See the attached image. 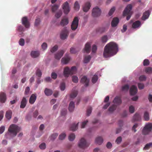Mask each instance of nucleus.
Wrapping results in <instances>:
<instances>
[{
	"label": "nucleus",
	"instance_id": "obj_1",
	"mask_svg": "<svg viewBox=\"0 0 152 152\" xmlns=\"http://www.w3.org/2000/svg\"><path fill=\"white\" fill-rule=\"evenodd\" d=\"M118 50L117 45L115 43L110 42L104 47L103 56L104 58H107L113 56Z\"/></svg>",
	"mask_w": 152,
	"mask_h": 152
},
{
	"label": "nucleus",
	"instance_id": "obj_2",
	"mask_svg": "<svg viewBox=\"0 0 152 152\" xmlns=\"http://www.w3.org/2000/svg\"><path fill=\"white\" fill-rule=\"evenodd\" d=\"M132 8L131 4L128 5L125 8L123 12V15L124 16H126V20H129L130 18L132 15V12L131 11Z\"/></svg>",
	"mask_w": 152,
	"mask_h": 152
},
{
	"label": "nucleus",
	"instance_id": "obj_3",
	"mask_svg": "<svg viewBox=\"0 0 152 152\" xmlns=\"http://www.w3.org/2000/svg\"><path fill=\"white\" fill-rule=\"evenodd\" d=\"M76 70V67H71L70 69L69 67H66L64 69V75L65 77H68L70 75L75 74Z\"/></svg>",
	"mask_w": 152,
	"mask_h": 152
},
{
	"label": "nucleus",
	"instance_id": "obj_4",
	"mask_svg": "<svg viewBox=\"0 0 152 152\" xmlns=\"http://www.w3.org/2000/svg\"><path fill=\"white\" fill-rule=\"evenodd\" d=\"M20 130V128L16 125L12 124L9 127L8 131L11 134H12L14 136L16 135L17 133Z\"/></svg>",
	"mask_w": 152,
	"mask_h": 152
},
{
	"label": "nucleus",
	"instance_id": "obj_5",
	"mask_svg": "<svg viewBox=\"0 0 152 152\" xmlns=\"http://www.w3.org/2000/svg\"><path fill=\"white\" fill-rule=\"evenodd\" d=\"M69 31L66 29V28H64L62 30L60 34V37L61 39L63 40L66 39L69 35Z\"/></svg>",
	"mask_w": 152,
	"mask_h": 152
},
{
	"label": "nucleus",
	"instance_id": "obj_6",
	"mask_svg": "<svg viewBox=\"0 0 152 152\" xmlns=\"http://www.w3.org/2000/svg\"><path fill=\"white\" fill-rule=\"evenodd\" d=\"M101 13L100 9L96 7L94 8L92 11V16L94 17L99 16Z\"/></svg>",
	"mask_w": 152,
	"mask_h": 152
},
{
	"label": "nucleus",
	"instance_id": "obj_7",
	"mask_svg": "<svg viewBox=\"0 0 152 152\" xmlns=\"http://www.w3.org/2000/svg\"><path fill=\"white\" fill-rule=\"evenodd\" d=\"M78 21L77 17H75L71 25V28L72 30L74 31L77 28L78 25Z\"/></svg>",
	"mask_w": 152,
	"mask_h": 152
},
{
	"label": "nucleus",
	"instance_id": "obj_8",
	"mask_svg": "<svg viewBox=\"0 0 152 152\" xmlns=\"http://www.w3.org/2000/svg\"><path fill=\"white\" fill-rule=\"evenodd\" d=\"M88 145V144L84 138H81L78 144L80 148H84L87 147Z\"/></svg>",
	"mask_w": 152,
	"mask_h": 152
},
{
	"label": "nucleus",
	"instance_id": "obj_9",
	"mask_svg": "<svg viewBox=\"0 0 152 152\" xmlns=\"http://www.w3.org/2000/svg\"><path fill=\"white\" fill-rule=\"evenodd\" d=\"M62 8L65 14H67L70 11V9L68 3L67 1L64 3L62 5Z\"/></svg>",
	"mask_w": 152,
	"mask_h": 152
},
{
	"label": "nucleus",
	"instance_id": "obj_10",
	"mask_svg": "<svg viewBox=\"0 0 152 152\" xmlns=\"http://www.w3.org/2000/svg\"><path fill=\"white\" fill-rule=\"evenodd\" d=\"M71 59V58L69 54H66L64 57L61 60V62L62 64H66L68 63Z\"/></svg>",
	"mask_w": 152,
	"mask_h": 152
},
{
	"label": "nucleus",
	"instance_id": "obj_11",
	"mask_svg": "<svg viewBox=\"0 0 152 152\" xmlns=\"http://www.w3.org/2000/svg\"><path fill=\"white\" fill-rule=\"evenodd\" d=\"M91 7L90 2L89 1L86 2L83 6V11L85 12H87L90 9Z\"/></svg>",
	"mask_w": 152,
	"mask_h": 152
},
{
	"label": "nucleus",
	"instance_id": "obj_12",
	"mask_svg": "<svg viewBox=\"0 0 152 152\" xmlns=\"http://www.w3.org/2000/svg\"><path fill=\"white\" fill-rule=\"evenodd\" d=\"M89 80L87 78V77L86 76H83L80 80V82L81 83L85 84V85L86 86H88Z\"/></svg>",
	"mask_w": 152,
	"mask_h": 152
},
{
	"label": "nucleus",
	"instance_id": "obj_13",
	"mask_svg": "<svg viewBox=\"0 0 152 152\" xmlns=\"http://www.w3.org/2000/svg\"><path fill=\"white\" fill-rule=\"evenodd\" d=\"M137 89L136 86L134 85L132 86L129 90V92L131 95H134L137 92Z\"/></svg>",
	"mask_w": 152,
	"mask_h": 152
},
{
	"label": "nucleus",
	"instance_id": "obj_14",
	"mask_svg": "<svg viewBox=\"0 0 152 152\" xmlns=\"http://www.w3.org/2000/svg\"><path fill=\"white\" fill-rule=\"evenodd\" d=\"M64 52V51L63 50H62L58 52L55 55V58L56 59L59 60L63 56Z\"/></svg>",
	"mask_w": 152,
	"mask_h": 152
},
{
	"label": "nucleus",
	"instance_id": "obj_15",
	"mask_svg": "<svg viewBox=\"0 0 152 152\" xmlns=\"http://www.w3.org/2000/svg\"><path fill=\"white\" fill-rule=\"evenodd\" d=\"M22 23L26 28H29L30 24L26 17H24L22 19Z\"/></svg>",
	"mask_w": 152,
	"mask_h": 152
},
{
	"label": "nucleus",
	"instance_id": "obj_16",
	"mask_svg": "<svg viewBox=\"0 0 152 152\" xmlns=\"http://www.w3.org/2000/svg\"><path fill=\"white\" fill-rule=\"evenodd\" d=\"M37 96L36 94H32L30 96L29 102L31 104H33L35 102L37 99Z\"/></svg>",
	"mask_w": 152,
	"mask_h": 152
},
{
	"label": "nucleus",
	"instance_id": "obj_17",
	"mask_svg": "<svg viewBox=\"0 0 152 152\" xmlns=\"http://www.w3.org/2000/svg\"><path fill=\"white\" fill-rule=\"evenodd\" d=\"M6 96L5 93L1 92L0 93V102L4 103L6 100Z\"/></svg>",
	"mask_w": 152,
	"mask_h": 152
},
{
	"label": "nucleus",
	"instance_id": "obj_18",
	"mask_svg": "<svg viewBox=\"0 0 152 152\" xmlns=\"http://www.w3.org/2000/svg\"><path fill=\"white\" fill-rule=\"evenodd\" d=\"M91 44L89 42H87L85 45L84 48V52L89 53L91 50Z\"/></svg>",
	"mask_w": 152,
	"mask_h": 152
},
{
	"label": "nucleus",
	"instance_id": "obj_19",
	"mask_svg": "<svg viewBox=\"0 0 152 152\" xmlns=\"http://www.w3.org/2000/svg\"><path fill=\"white\" fill-rule=\"evenodd\" d=\"M27 101L25 97H23L20 102V107L21 108H24L26 105Z\"/></svg>",
	"mask_w": 152,
	"mask_h": 152
},
{
	"label": "nucleus",
	"instance_id": "obj_20",
	"mask_svg": "<svg viewBox=\"0 0 152 152\" xmlns=\"http://www.w3.org/2000/svg\"><path fill=\"white\" fill-rule=\"evenodd\" d=\"M119 22V20L117 18H113L111 22V26L113 27H115L117 26Z\"/></svg>",
	"mask_w": 152,
	"mask_h": 152
},
{
	"label": "nucleus",
	"instance_id": "obj_21",
	"mask_svg": "<svg viewBox=\"0 0 152 152\" xmlns=\"http://www.w3.org/2000/svg\"><path fill=\"white\" fill-rule=\"evenodd\" d=\"M69 23V20L67 18H64L61 20L60 22L61 26H64L66 25Z\"/></svg>",
	"mask_w": 152,
	"mask_h": 152
},
{
	"label": "nucleus",
	"instance_id": "obj_22",
	"mask_svg": "<svg viewBox=\"0 0 152 152\" xmlns=\"http://www.w3.org/2000/svg\"><path fill=\"white\" fill-rule=\"evenodd\" d=\"M150 15L149 12L148 10L146 11L143 13L142 17V20H145L148 18Z\"/></svg>",
	"mask_w": 152,
	"mask_h": 152
},
{
	"label": "nucleus",
	"instance_id": "obj_23",
	"mask_svg": "<svg viewBox=\"0 0 152 152\" xmlns=\"http://www.w3.org/2000/svg\"><path fill=\"white\" fill-rule=\"evenodd\" d=\"M141 25V22L139 20H137L133 23L132 27L135 28H138Z\"/></svg>",
	"mask_w": 152,
	"mask_h": 152
},
{
	"label": "nucleus",
	"instance_id": "obj_24",
	"mask_svg": "<svg viewBox=\"0 0 152 152\" xmlns=\"http://www.w3.org/2000/svg\"><path fill=\"white\" fill-rule=\"evenodd\" d=\"M75 108V103L74 102L71 101L70 102L69 107V111L71 112H72Z\"/></svg>",
	"mask_w": 152,
	"mask_h": 152
},
{
	"label": "nucleus",
	"instance_id": "obj_25",
	"mask_svg": "<svg viewBox=\"0 0 152 152\" xmlns=\"http://www.w3.org/2000/svg\"><path fill=\"white\" fill-rule=\"evenodd\" d=\"M31 56L33 58H36L38 57L39 53L38 51H32L31 53Z\"/></svg>",
	"mask_w": 152,
	"mask_h": 152
},
{
	"label": "nucleus",
	"instance_id": "obj_26",
	"mask_svg": "<svg viewBox=\"0 0 152 152\" xmlns=\"http://www.w3.org/2000/svg\"><path fill=\"white\" fill-rule=\"evenodd\" d=\"M103 142V139L101 137H98L95 139V142L98 145H101Z\"/></svg>",
	"mask_w": 152,
	"mask_h": 152
},
{
	"label": "nucleus",
	"instance_id": "obj_27",
	"mask_svg": "<svg viewBox=\"0 0 152 152\" xmlns=\"http://www.w3.org/2000/svg\"><path fill=\"white\" fill-rule=\"evenodd\" d=\"M121 102L120 98L118 96L116 97L113 100V102L114 103L118 104H121Z\"/></svg>",
	"mask_w": 152,
	"mask_h": 152
},
{
	"label": "nucleus",
	"instance_id": "obj_28",
	"mask_svg": "<svg viewBox=\"0 0 152 152\" xmlns=\"http://www.w3.org/2000/svg\"><path fill=\"white\" fill-rule=\"evenodd\" d=\"M12 112L11 110H8L6 112L5 116L8 120L10 119L12 117Z\"/></svg>",
	"mask_w": 152,
	"mask_h": 152
},
{
	"label": "nucleus",
	"instance_id": "obj_29",
	"mask_svg": "<svg viewBox=\"0 0 152 152\" xmlns=\"http://www.w3.org/2000/svg\"><path fill=\"white\" fill-rule=\"evenodd\" d=\"M78 123H78L76 124H72L70 127V130L73 131L76 130L77 129Z\"/></svg>",
	"mask_w": 152,
	"mask_h": 152
},
{
	"label": "nucleus",
	"instance_id": "obj_30",
	"mask_svg": "<svg viewBox=\"0 0 152 152\" xmlns=\"http://www.w3.org/2000/svg\"><path fill=\"white\" fill-rule=\"evenodd\" d=\"M44 92L45 94L47 96L51 95L53 91L51 90L48 89L47 88L45 89Z\"/></svg>",
	"mask_w": 152,
	"mask_h": 152
},
{
	"label": "nucleus",
	"instance_id": "obj_31",
	"mask_svg": "<svg viewBox=\"0 0 152 152\" xmlns=\"http://www.w3.org/2000/svg\"><path fill=\"white\" fill-rule=\"evenodd\" d=\"M141 119V117L139 114L137 113L135 114L134 116L133 119L134 121H138Z\"/></svg>",
	"mask_w": 152,
	"mask_h": 152
},
{
	"label": "nucleus",
	"instance_id": "obj_32",
	"mask_svg": "<svg viewBox=\"0 0 152 152\" xmlns=\"http://www.w3.org/2000/svg\"><path fill=\"white\" fill-rule=\"evenodd\" d=\"M91 58V56L90 55L86 56L84 59V63H88Z\"/></svg>",
	"mask_w": 152,
	"mask_h": 152
},
{
	"label": "nucleus",
	"instance_id": "obj_33",
	"mask_svg": "<svg viewBox=\"0 0 152 152\" xmlns=\"http://www.w3.org/2000/svg\"><path fill=\"white\" fill-rule=\"evenodd\" d=\"M77 94V92L76 90L73 91L70 95V97L72 98H74L75 97Z\"/></svg>",
	"mask_w": 152,
	"mask_h": 152
},
{
	"label": "nucleus",
	"instance_id": "obj_34",
	"mask_svg": "<svg viewBox=\"0 0 152 152\" xmlns=\"http://www.w3.org/2000/svg\"><path fill=\"white\" fill-rule=\"evenodd\" d=\"M80 6L77 1H76L74 4V8L75 10L78 11L80 9Z\"/></svg>",
	"mask_w": 152,
	"mask_h": 152
},
{
	"label": "nucleus",
	"instance_id": "obj_35",
	"mask_svg": "<svg viewBox=\"0 0 152 152\" xmlns=\"http://www.w3.org/2000/svg\"><path fill=\"white\" fill-rule=\"evenodd\" d=\"M144 118L145 121H148L149 119V115L148 113L147 112H145L144 115Z\"/></svg>",
	"mask_w": 152,
	"mask_h": 152
},
{
	"label": "nucleus",
	"instance_id": "obj_36",
	"mask_svg": "<svg viewBox=\"0 0 152 152\" xmlns=\"http://www.w3.org/2000/svg\"><path fill=\"white\" fill-rule=\"evenodd\" d=\"M145 127L151 132L152 130V124L151 123H148L146 124Z\"/></svg>",
	"mask_w": 152,
	"mask_h": 152
},
{
	"label": "nucleus",
	"instance_id": "obj_37",
	"mask_svg": "<svg viewBox=\"0 0 152 152\" xmlns=\"http://www.w3.org/2000/svg\"><path fill=\"white\" fill-rule=\"evenodd\" d=\"M145 72L148 74L152 73V68L151 67H147L145 69Z\"/></svg>",
	"mask_w": 152,
	"mask_h": 152
},
{
	"label": "nucleus",
	"instance_id": "obj_38",
	"mask_svg": "<svg viewBox=\"0 0 152 152\" xmlns=\"http://www.w3.org/2000/svg\"><path fill=\"white\" fill-rule=\"evenodd\" d=\"M116 107L117 106L116 105L114 104L113 105L109 107L108 110L110 112H113L116 109Z\"/></svg>",
	"mask_w": 152,
	"mask_h": 152
},
{
	"label": "nucleus",
	"instance_id": "obj_39",
	"mask_svg": "<svg viewBox=\"0 0 152 152\" xmlns=\"http://www.w3.org/2000/svg\"><path fill=\"white\" fill-rule=\"evenodd\" d=\"M152 147V142H150L146 144L143 148L144 150H147Z\"/></svg>",
	"mask_w": 152,
	"mask_h": 152
},
{
	"label": "nucleus",
	"instance_id": "obj_40",
	"mask_svg": "<svg viewBox=\"0 0 152 152\" xmlns=\"http://www.w3.org/2000/svg\"><path fill=\"white\" fill-rule=\"evenodd\" d=\"M75 138V135L73 133H71L70 134L69 136V139L70 141H73Z\"/></svg>",
	"mask_w": 152,
	"mask_h": 152
},
{
	"label": "nucleus",
	"instance_id": "obj_41",
	"mask_svg": "<svg viewBox=\"0 0 152 152\" xmlns=\"http://www.w3.org/2000/svg\"><path fill=\"white\" fill-rule=\"evenodd\" d=\"M62 12L61 10H59L55 14V17L57 18H58L61 17Z\"/></svg>",
	"mask_w": 152,
	"mask_h": 152
},
{
	"label": "nucleus",
	"instance_id": "obj_42",
	"mask_svg": "<svg viewBox=\"0 0 152 152\" xmlns=\"http://www.w3.org/2000/svg\"><path fill=\"white\" fill-rule=\"evenodd\" d=\"M58 135V134L57 133H55L53 134L50 137V140H54L56 138Z\"/></svg>",
	"mask_w": 152,
	"mask_h": 152
},
{
	"label": "nucleus",
	"instance_id": "obj_43",
	"mask_svg": "<svg viewBox=\"0 0 152 152\" xmlns=\"http://www.w3.org/2000/svg\"><path fill=\"white\" fill-rule=\"evenodd\" d=\"M150 132V131L146 129L145 127L143 128L142 131V134L144 135L148 134Z\"/></svg>",
	"mask_w": 152,
	"mask_h": 152
},
{
	"label": "nucleus",
	"instance_id": "obj_44",
	"mask_svg": "<svg viewBox=\"0 0 152 152\" xmlns=\"http://www.w3.org/2000/svg\"><path fill=\"white\" fill-rule=\"evenodd\" d=\"M36 75L39 77H40L42 75L41 71L39 69H37L36 72Z\"/></svg>",
	"mask_w": 152,
	"mask_h": 152
},
{
	"label": "nucleus",
	"instance_id": "obj_45",
	"mask_svg": "<svg viewBox=\"0 0 152 152\" xmlns=\"http://www.w3.org/2000/svg\"><path fill=\"white\" fill-rule=\"evenodd\" d=\"M98 79V76L96 75H94L92 79V82L94 83L96 82Z\"/></svg>",
	"mask_w": 152,
	"mask_h": 152
},
{
	"label": "nucleus",
	"instance_id": "obj_46",
	"mask_svg": "<svg viewBox=\"0 0 152 152\" xmlns=\"http://www.w3.org/2000/svg\"><path fill=\"white\" fill-rule=\"evenodd\" d=\"M58 49V46L57 45H55L50 49V52L53 53L56 51Z\"/></svg>",
	"mask_w": 152,
	"mask_h": 152
},
{
	"label": "nucleus",
	"instance_id": "obj_47",
	"mask_svg": "<svg viewBox=\"0 0 152 152\" xmlns=\"http://www.w3.org/2000/svg\"><path fill=\"white\" fill-rule=\"evenodd\" d=\"M115 10V7H113L110 10L108 15L109 16H111L113 14Z\"/></svg>",
	"mask_w": 152,
	"mask_h": 152
},
{
	"label": "nucleus",
	"instance_id": "obj_48",
	"mask_svg": "<svg viewBox=\"0 0 152 152\" xmlns=\"http://www.w3.org/2000/svg\"><path fill=\"white\" fill-rule=\"evenodd\" d=\"M129 88V86L128 85H126L122 87V90L123 91H127Z\"/></svg>",
	"mask_w": 152,
	"mask_h": 152
},
{
	"label": "nucleus",
	"instance_id": "obj_49",
	"mask_svg": "<svg viewBox=\"0 0 152 152\" xmlns=\"http://www.w3.org/2000/svg\"><path fill=\"white\" fill-rule=\"evenodd\" d=\"M60 88L61 91H64L65 88V84L64 82L61 83L60 86Z\"/></svg>",
	"mask_w": 152,
	"mask_h": 152
},
{
	"label": "nucleus",
	"instance_id": "obj_50",
	"mask_svg": "<svg viewBox=\"0 0 152 152\" xmlns=\"http://www.w3.org/2000/svg\"><path fill=\"white\" fill-rule=\"evenodd\" d=\"M146 77L144 75L140 76L139 77V80L141 81H145L146 80Z\"/></svg>",
	"mask_w": 152,
	"mask_h": 152
},
{
	"label": "nucleus",
	"instance_id": "obj_51",
	"mask_svg": "<svg viewBox=\"0 0 152 152\" xmlns=\"http://www.w3.org/2000/svg\"><path fill=\"white\" fill-rule=\"evenodd\" d=\"M19 44L21 46H23L24 45L25 41L24 39L23 38H20L19 40Z\"/></svg>",
	"mask_w": 152,
	"mask_h": 152
},
{
	"label": "nucleus",
	"instance_id": "obj_52",
	"mask_svg": "<svg viewBox=\"0 0 152 152\" xmlns=\"http://www.w3.org/2000/svg\"><path fill=\"white\" fill-rule=\"evenodd\" d=\"M58 6L56 4L54 5L53 6L52 8V12H55L58 9Z\"/></svg>",
	"mask_w": 152,
	"mask_h": 152
},
{
	"label": "nucleus",
	"instance_id": "obj_53",
	"mask_svg": "<svg viewBox=\"0 0 152 152\" xmlns=\"http://www.w3.org/2000/svg\"><path fill=\"white\" fill-rule=\"evenodd\" d=\"M150 62L147 59H145L143 62V64L144 66H147L149 65Z\"/></svg>",
	"mask_w": 152,
	"mask_h": 152
},
{
	"label": "nucleus",
	"instance_id": "obj_54",
	"mask_svg": "<svg viewBox=\"0 0 152 152\" xmlns=\"http://www.w3.org/2000/svg\"><path fill=\"white\" fill-rule=\"evenodd\" d=\"M17 30L20 32H22L24 31V28L23 27L21 26H19L17 28Z\"/></svg>",
	"mask_w": 152,
	"mask_h": 152
},
{
	"label": "nucleus",
	"instance_id": "obj_55",
	"mask_svg": "<svg viewBox=\"0 0 152 152\" xmlns=\"http://www.w3.org/2000/svg\"><path fill=\"white\" fill-rule=\"evenodd\" d=\"M122 140V138L121 137H118L115 140V142L117 144H120Z\"/></svg>",
	"mask_w": 152,
	"mask_h": 152
},
{
	"label": "nucleus",
	"instance_id": "obj_56",
	"mask_svg": "<svg viewBox=\"0 0 152 152\" xmlns=\"http://www.w3.org/2000/svg\"><path fill=\"white\" fill-rule=\"evenodd\" d=\"M78 77L75 76H73L72 77V81L75 83H77L78 82Z\"/></svg>",
	"mask_w": 152,
	"mask_h": 152
},
{
	"label": "nucleus",
	"instance_id": "obj_57",
	"mask_svg": "<svg viewBox=\"0 0 152 152\" xmlns=\"http://www.w3.org/2000/svg\"><path fill=\"white\" fill-rule=\"evenodd\" d=\"M46 147V145L45 143H42L39 145V148L41 149H45Z\"/></svg>",
	"mask_w": 152,
	"mask_h": 152
},
{
	"label": "nucleus",
	"instance_id": "obj_58",
	"mask_svg": "<svg viewBox=\"0 0 152 152\" xmlns=\"http://www.w3.org/2000/svg\"><path fill=\"white\" fill-rule=\"evenodd\" d=\"M92 110V108L91 107H89L87 110V115L88 116H89L91 113Z\"/></svg>",
	"mask_w": 152,
	"mask_h": 152
},
{
	"label": "nucleus",
	"instance_id": "obj_59",
	"mask_svg": "<svg viewBox=\"0 0 152 152\" xmlns=\"http://www.w3.org/2000/svg\"><path fill=\"white\" fill-rule=\"evenodd\" d=\"M107 40V36L106 35L103 36L102 38V41L103 42H106Z\"/></svg>",
	"mask_w": 152,
	"mask_h": 152
},
{
	"label": "nucleus",
	"instance_id": "obj_60",
	"mask_svg": "<svg viewBox=\"0 0 152 152\" xmlns=\"http://www.w3.org/2000/svg\"><path fill=\"white\" fill-rule=\"evenodd\" d=\"M66 135L65 133H63L61 134L59 136V138L60 140H63L65 137Z\"/></svg>",
	"mask_w": 152,
	"mask_h": 152
},
{
	"label": "nucleus",
	"instance_id": "obj_61",
	"mask_svg": "<svg viewBox=\"0 0 152 152\" xmlns=\"http://www.w3.org/2000/svg\"><path fill=\"white\" fill-rule=\"evenodd\" d=\"M30 89L29 87H27L25 89L24 92V94L26 95H28L29 93Z\"/></svg>",
	"mask_w": 152,
	"mask_h": 152
},
{
	"label": "nucleus",
	"instance_id": "obj_62",
	"mask_svg": "<svg viewBox=\"0 0 152 152\" xmlns=\"http://www.w3.org/2000/svg\"><path fill=\"white\" fill-rule=\"evenodd\" d=\"M138 86L140 89H142L144 88V85L143 83H138Z\"/></svg>",
	"mask_w": 152,
	"mask_h": 152
},
{
	"label": "nucleus",
	"instance_id": "obj_63",
	"mask_svg": "<svg viewBox=\"0 0 152 152\" xmlns=\"http://www.w3.org/2000/svg\"><path fill=\"white\" fill-rule=\"evenodd\" d=\"M40 22V19L39 18H37L35 20V26H38Z\"/></svg>",
	"mask_w": 152,
	"mask_h": 152
},
{
	"label": "nucleus",
	"instance_id": "obj_64",
	"mask_svg": "<svg viewBox=\"0 0 152 152\" xmlns=\"http://www.w3.org/2000/svg\"><path fill=\"white\" fill-rule=\"evenodd\" d=\"M48 47L47 44L45 42L43 43L42 45V48L43 50H46Z\"/></svg>",
	"mask_w": 152,
	"mask_h": 152
}]
</instances>
